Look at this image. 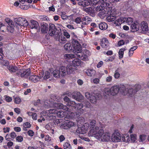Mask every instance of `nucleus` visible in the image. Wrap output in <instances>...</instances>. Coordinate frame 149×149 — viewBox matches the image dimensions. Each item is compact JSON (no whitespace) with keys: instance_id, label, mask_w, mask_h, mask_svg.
I'll return each instance as SVG.
<instances>
[{"instance_id":"nucleus-31","label":"nucleus","mask_w":149,"mask_h":149,"mask_svg":"<svg viewBox=\"0 0 149 149\" xmlns=\"http://www.w3.org/2000/svg\"><path fill=\"white\" fill-rule=\"evenodd\" d=\"M79 134H83L86 133V130L83 127H78L76 131Z\"/></svg>"},{"instance_id":"nucleus-2","label":"nucleus","mask_w":149,"mask_h":149,"mask_svg":"<svg viewBox=\"0 0 149 149\" xmlns=\"http://www.w3.org/2000/svg\"><path fill=\"white\" fill-rule=\"evenodd\" d=\"M83 106V104L81 103H78L76 104L75 103V104L69 107V112H71V113H72V112L71 111L74 110V109L80 111L79 112H76V113L77 117H78L80 116L81 114L84 111V110L83 109H82Z\"/></svg>"},{"instance_id":"nucleus-26","label":"nucleus","mask_w":149,"mask_h":149,"mask_svg":"<svg viewBox=\"0 0 149 149\" xmlns=\"http://www.w3.org/2000/svg\"><path fill=\"white\" fill-rule=\"evenodd\" d=\"M86 74L88 76L92 77L95 75L96 71L93 69H88L85 71Z\"/></svg>"},{"instance_id":"nucleus-20","label":"nucleus","mask_w":149,"mask_h":149,"mask_svg":"<svg viewBox=\"0 0 149 149\" xmlns=\"http://www.w3.org/2000/svg\"><path fill=\"white\" fill-rule=\"evenodd\" d=\"M82 96L80 92H74L73 93L72 97L73 98L79 101L82 99Z\"/></svg>"},{"instance_id":"nucleus-27","label":"nucleus","mask_w":149,"mask_h":149,"mask_svg":"<svg viewBox=\"0 0 149 149\" xmlns=\"http://www.w3.org/2000/svg\"><path fill=\"white\" fill-rule=\"evenodd\" d=\"M64 100L67 102L68 103L67 104V107H69V106L73 105L75 104V102L73 101H70V99L67 96L63 98Z\"/></svg>"},{"instance_id":"nucleus-46","label":"nucleus","mask_w":149,"mask_h":149,"mask_svg":"<svg viewBox=\"0 0 149 149\" xmlns=\"http://www.w3.org/2000/svg\"><path fill=\"white\" fill-rule=\"evenodd\" d=\"M82 20L83 21H85L88 23H89L90 22L92 21L91 18L88 16H86L82 18Z\"/></svg>"},{"instance_id":"nucleus-61","label":"nucleus","mask_w":149,"mask_h":149,"mask_svg":"<svg viewBox=\"0 0 149 149\" xmlns=\"http://www.w3.org/2000/svg\"><path fill=\"white\" fill-rule=\"evenodd\" d=\"M10 128L9 127H3V132L4 133L9 132L10 131Z\"/></svg>"},{"instance_id":"nucleus-50","label":"nucleus","mask_w":149,"mask_h":149,"mask_svg":"<svg viewBox=\"0 0 149 149\" xmlns=\"http://www.w3.org/2000/svg\"><path fill=\"white\" fill-rule=\"evenodd\" d=\"M9 134L10 135V136L11 137V138L12 140V141H13L14 139L17 137L16 134L14 132H12L10 134Z\"/></svg>"},{"instance_id":"nucleus-34","label":"nucleus","mask_w":149,"mask_h":149,"mask_svg":"<svg viewBox=\"0 0 149 149\" xmlns=\"http://www.w3.org/2000/svg\"><path fill=\"white\" fill-rule=\"evenodd\" d=\"M72 15H71L69 16H66L65 15V13H64L62 12L61 14V17L62 19L63 20H67L68 18H70L69 19H72L73 18Z\"/></svg>"},{"instance_id":"nucleus-33","label":"nucleus","mask_w":149,"mask_h":149,"mask_svg":"<svg viewBox=\"0 0 149 149\" xmlns=\"http://www.w3.org/2000/svg\"><path fill=\"white\" fill-rule=\"evenodd\" d=\"M95 0H84V7L88 6L91 4H94Z\"/></svg>"},{"instance_id":"nucleus-63","label":"nucleus","mask_w":149,"mask_h":149,"mask_svg":"<svg viewBox=\"0 0 149 149\" xmlns=\"http://www.w3.org/2000/svg\"><path fill=\"white\" fill-rule=\"evenodd\" d=\"M59 139L61 142L64 141L65 139L64 136L62 135H61L59 136Z\"/></svg>"},{"instance_id":"nucleus-10","label":"nucleus","mask_w":149,"mask_h":149,"mask_svg":"<svg viewBox=\"0 0 149 149\" xmlns=\"http://www.w3.org/2000/svg\"><path fill=\"white\" fill-rule=\"evenodd\" d=\"M74 125V123L71 121L67 120L61 125V127L64 129H68L73 126Z\"/></svg>"},{"instance_id":"nucleus-53","label":"nucleus","mask_w":149,"mask_h":149,"mask_svg":"<svg viewBox=\"0 0 149 149\" xmlns=\"http://www.w3.org/2000/svg\"><path fill=\"white\" fill-rule=\"evenodd\" d=\"M16 141L18 142H21L23 141V137L21 136H18L16 138Z\"/></svg>"},{"instance_id":"nucleus-39","label":"nucleus","mask_w":149,"mask_h":149,"mask_svg":"<svg viewBox=\"0 0 149 149\" xmlns=\"http://www.w3.org/2000/svg\"><path fill=\"white\" fill-rule=\"evenodd\" d=\"M53 76L56 78H59L60 77V71L58 70H55L53 72Z\"/></svg>"},{"instance_id":"nucleus-8","label":"nucleus","mask_w":149,"mask_h":149,"mask_svg":"<svg viewBox=\"0 0 149 149\" xmlns=\"http://www.w3.org/2000/svg\"><path fill=\"white\" fill-rule=\"evenodd\" d=\"M15 22L18 25L21 26H26L29 25L28 21L23 18L19 17L15 18Z\"/></svg>"},{"instance_id":"nucleus-7","label":"nucleus","mask_w":149,"mask_h":149,"mask_svg":"<svg viewBox=\"0 0 149 149\" xmlns=\"http://www.w3.org/2000/svg\"><path fill=\"white\" fill-rule=\"evenodd\" d=\"M44 75V73L42 72H41V74H39V75L34 74L29 76V79L30 81L36 83L40 81L43 77Z\"/></svg>"},{"instance_id":"nucleus-59","label":"nucleus","mask_w":149,"mask_h":149,"mask_svg":"<svg viewBox=\"0 0 149 149\" xmlns=\"http://www.w3.org/2000/svg\"><path fill=\"white\" fill-rule=\"evenodd\" d=\"M63 35L66 37L67 39H69L70 38V35L69 34L67 31H63Z\"/></svg>"},{"instance_id":"nucleus-54","label":"nucleus","mask_w":149,"mask_h":149,"mask_svg":"<svg viewBox=\"0 0 149 149\" xmlns=\"http://www.w3.org/2000/svg\"><path fill=\"white\" fill-rule=\"evenodd\" d=\"M5 100L7 102H10L12 101V97L9 96H5Z\"/></svg>"},{"instance_id":"nucleus-45","label":"nucleus","mask_w":149,"mask_h":149,"mask_svg":"<svg viewBox=\"0 0 149 149\" xmlns=\"http://www.w3.org/2000/svg\"><path fill=\"white\" fill-rule=\"evenodd\" d=\"M63 147L64 149H71V146L70 144L67 142L64 143L63 145Z\"/></svg>"},{"instance_id":"nucleus-18","label":"nucleus","mask_w":149,"mask_h":149,"mask_svg":"<svg viewBox=\"0 0 149 149\" xmlns=\"http://www.w3.org/2000/svg\"><path fill=\"white\" fill-rule=\"evenodd\" d=\"M141 30L143 32H147L148 31V23L144 21L142 22L140 25Z\"/></svg>"},{"instance_id":"nucleus-3","label":"nucleus","mask_w":149,"mask_h":149,"mask_svg":"<svg viewBox=\"0 0 149 149\" xmlns=\"http://www.w3.org/2000/svg\"><path fill=\"white\" fill-rule=\"evenodd\" d=\"M115 13L113 11V10H112L111 8L108 7L102 10L101 12L98 13V15L101 19H103L109 15L115 14Z\"/></svg>"},{"instance_id":"nucleus-35","label":"nucleus","mask_w":149,"mask_h":149,"mask_svg":"<svg viewBox=\"0 0 149 149\" xmlns=\"http://www.w3.org/2000/svg\"><path fill=\"white\" fill-rule=\"evenodd\" d=\"M104 133L103 130L100 129L98 132L97 131L95 136L98 138H100L102 137Z\"/></svg>"},{"instance_id":"nucleus-51","label":"nucleus","mask_w":149,"mask_h":149,"mask_svg":"<svg viewBox=\"0 0 149 149\" xmlns=\"http://www.w3.org/2000/svg\"><path fill=\"white\" fill-rule=\"evenodd\" d=\"M89 100L92 103H96L97 99H96V97L94 96H92L90 98Z\"/></svg>"},{"instance_id":"nucleus-13","label":"nucleus","mask_w":149,"mask_h":149,"mask_svg":"<svg viewBox=\"0 0 149 149\" xmlns=\"http://www.w3.org/2000/svg\"><path fill=\"white\" fill-rule=\"evenodd\" d=\"M140 24L137 22H133L130 25V28L132 32H135L139 29Z\"/></svg>"},{"instance_id":"nucleus-43","label":"nucleus","mask_w":149,"mask_h":149,"mask_svg":"<svg viewBox=\"0 0 149 149\" xmlns=\"http://www.w3.org/2000/svg\"><path fill=\"white\" fill-rule=\"evenodd\" d=\"M137 48V47L136 46H134L132 47L129 50V54L130 56L132 55L134 52V51Z\"/></svg>"},{"instance_id":"nucleus-52","label":"nucleus","mask_w":149,"mask_h":149,"mask_svg":"<svg viewBox=\"0 0 149 149\" xmlns=\"http://www.w3.org/2000/svg\"><path fill=\"white\" fill-rule=\"evenodd\" d=\"M33 0H19V1L22 4H24L25 2L31 3L32 2Z\"/></svg>"},{"instance_id":"nucleus-49","label":"nucleus","mask_w":149,"mask_h":149,"mask_svg":"<svg viewBox=\"0 0 149 149\" xmlns=\"http://www.w3.org/2000/svg\"><path fill=\"white\" fill-rule=\"evenodd\" d=\"M21 102V100L20 98L18 97H17L14 99V102L16 104L20 103Z\"/></svg>"},{"instance_id":"nucleus-38","label":"nucleus","mask_w":149,"mask_h":149,"mask_svg":"<svg viewBox=\"0 0 149 149\" xmlns=\"http://www.w3.org/2000/svg\"><path fill=\"white\" fill-rule=\"evenodd\" d=\"M77 67L79 66L81 64V60L78 58H75L72 61V63Z\"/></svg>"},{"instance_id":"nucleus-32","label":"nucleus","mask_w":149,"mask_h":149,"mask_svg":"<svg viewBox=\"0 0 149 149\" xmlns=\"http://www.w3.org/2000/svg\"><path fill=\"white\" fill-rule=\"evenodd\" d=\"M99 28L101 30H105L108 27V25L107 23L104 22H101L99 25Z\"/></svg>"},{"instance_id":"nucleus-37","label":"nucleus","mask_w":149,"mask_h":149,"mask_svg":"<svg viewBox=\"0 0 149 149\" xmlns=\"http://www.w3.org/2000/svg\"><path fill=\"white\" fill-rule=\"evenodd\" d=\"M112 15V14L109 15L107 17V20L108 22H112L114 21L116 19V17Z\"/></svg>"},{"instance_id":"nucleus-4","label":"nucleus","mask_w":149,"mask_h":149,"mask_svg":"<svg viewBox=\"0 0 149 149\" xmlns=\"http://www.w3.org/2000/svg\"><path fill=\"white\" fill-rule=\"evenodd\" d=\"M59 33L58 32V31L57 30L54 24H50L49 34L50 36L53 37L55 39L58 36V35Z\"/></svg>"},{"instance_id":"nucleus-1","label":"nucleus","mask_w":149,"mask_h":149,"mask_svg":"<svg viewBox=\"0 0 149 149\" xmlns=\"http://www.w3.org/2000/svg\"><path fill=\"white\" fill-rule=\"evenodd\" d=\"M125 88V86L123 84L120 85H116L112 86L110 89H107V91L109 92L111 95L114 96L116 95L120 91L123 94V91Z\"/></svg>"},{"instance_id":"nucleus-19","label":"nucleus","mask_w":149,"mask_h":149,"mask_svg":"<svg viewBox=\"0 0 149 149\" xmlns=\"http://www.w3.org/2000/svg\"><path fill=\"white\" fill-rule=\"evenodd\" d=\"M29 25L30 28L32 29H35L37 30H39L40 29V26L38 23L35 20H31Z\"/></svg>"},{"instance_id":"nucleus-40","label":"nucleus","mask_w":149,"mask_h":149,"mask_svg":"<svg viewBox=\"0 0 149 149\" xmlns=\"http://www.w3.org/2000/svg\"><path fill=\"white\" fill-rule=\"evenodd\" d=\"M0 64L2 66L8 67L9 65V63L7 60L3 59L0 60Z\"/></svg>"},{"instance_id":"nucleus-24","label":"nucleus","mask_w":149,"mask_h":149,"mask_svg":"<svg viewBox=\"0 0 149 149\" xmlns=\"http://www.w3.org/2000/svg\"><path fill=\"white\" fill-rule=\"evenodd\" d=\"M125 22V17H120L115 21L114 24L116 25V26H118Z\"/></svg>"},{"instance_id":"nucleus-58","label":"nucleus","mask_w":149,"mask_h":149,"mask_svg":"<svg viewBox=\"0 0 149 149\" xmlns=\"http://www.w3.org/2000/svg\"><path fill=\"white\" fill-rule=\"evenodd\" d=\"M23 127H26L30 128L31 127V125L30 123L28 122H26L24 123L23 124Z\"/></svg>"},{"instance_id":"nucleus-22","label":"nucleus","mask_w":149,"mask_h":149,"mask_svg":"<svg viewBox=\"0 0 149 149\" xmlns=\"http://www.w3.org/2000/svg\"><path fill=\"white\" fill-rule=\"evenodd\" d=\"M41 32L43 33H47L48 30V25L46 23H43L40 27Z\"/></svg>"},{"instance_id":"nucleus-30","label":"nucleus","mask_w":149,"mask_h":149,"mask_svg":"<svg viewBox=\"0 0 149 149\" xmlns=\"http://www.w3.org/2000/svg\"><path fill=\"white\" fill-rule=\"evenodd\" d=\"M7 68L11 72H15L18 69V68L16 66L8 65L7 67Z\"/></svg>"},{"instance_id":"nucleus-12","label":"nucleus","mask_w":149,"mask_h":149,"mask_svg":"<svg viewBox=\"0 0 149 149\" xmlns=\"http://www.w3.org/2000/svg\"><path fill=\"white\" fill-rule=\"evenodd\" d=\"M55 108L58 109H63V110L69 112V107L64 106L61 103H56L54 104Z\"/></svg>"},{"instance_id":"nucleus-29","label":"nucleus","mask_w":149,"mask_h":149,"mask_svg":"<svg viewBox=\"0 0 149 149\" xmlns=\"http://www.w3.org/2000/svg\"><path fill=\"white\" fill-rule=\"evenodd\" d=\"M101 3V6L103 7L108 8L109 6V3L106 1V0H99L97 2V4Z\"/></svg>"},{"instance_id":"nucleus-5","label":"nucleus","mask_w":149,"mask_h":149,"mask_svg":"<svg viewBox=\"0 0 149 149\" xmlns=\"http://www.w3.org/2000/svg\"><path fill=\"white\" fill-rule=\"evenodd\" d=\"M72 47L74 51V53H79L81 52L82 47L78 41L73 39L72 41Z\"/></svg>"},{"instance_id":"nucleus-23","label":"nucleus","mask_w":149,"mask_h":149,"mask_svg":"<svg viewBox=\"0 0 149 149\" xmlns=\"http://www.w3.org/2000/svg\"><path fill=\"white\" fill-rule=\"evenodd\" d=\"M60 73L62 76H64L67 74V67L62 66L60 67L59 70Z\"/></svg>"},{"instance_id":"nucleus-6","label":"nucleus","mask_w":149,"mask_h":149,"mask_svg":"<svg viewBox=\"0 0 149 149\" xmlns=\"http://www.w3.org/2000/svg\"><path fill=\"white\" fill-rule=\"evenodd\" d=\"M72 47L74 51V53H79L81 52L82 47L78 41L73 39L72 41Z\"/></svg>"},{"instance_id":"nucleus-16","label":"nucleus","mask_w":149,"mask_h":149,"mask_svg":"<svg viewBox=\"0 0 149 149\" xmlns=\"http://www.w3.org/2000/svg\"><path fill=\"white\" fill-rule=\"evenodd\" d=\"M58 36L55 39L56 41H58L59 43L62 44L65 43L66 42L67 40L66 38L64 37L61 33H60Z\"/></svg>"},{"instance_id":"nucleus-14","label":"nucleus","mask_w":149,"mask_h":149,"mask_svg":"<svg viewBox=\"0 0 149 149\" xmlns=\"http://www.w3.org/2000/svg\"><path fill=\"white\" fill-rule=\"evenodd\" d=\"M67 74H70L74 71L77 69V67L73 64H71L68 65L67 66Z\"/></svg>"},{"instance_id":"nucleus-47","label":"nucleus","mask_w":149,"mask_h":149,"mask_svg":"<svg viewBox=\"0 0 149 149\" xmlns=\"http://www.w3.org/2000/svg\"><path fill=\"white\" fill-rule=\"evenodd\" d=\"M50 77V73L48 71H46L45 73V75L44 77V79H49Z\"/></svg>"},{"instance_id":"nucleus-56","label":"nucleus","mask_w":149,"mask_h":149,"mask_svg":"<svg viewBox=\"0 0 149 149\" xmlns=\"http://www.w3.org/2000/svg\"><path fill=\"white\" fill-rule=\"evenodd\" d=\"M125 50L124 48H123L121 49L118 52V54L120 56H123L124 54V51Z\"/></svg>"},{"instance_id":"nucleus-17","label":"nucleus","mask_w":149,"mask_h":149,"mask_svg":"<svg viewBox=\"0 0 149 149\" xmlns=\"http://www.w3.org/2000/svg\"><path fill=\"white\" fill-rule=\"evenodd\" d=\"M57 110L54 109H50L46 111H43V115L44 116H48L51 117L52 116L50 114H52L56 113H57Z\"/></svg>"},{"instance_id":"nucleus-62","label":"nucleus","mask_w":149,"mask_h":149,"mask_svg":"<svg viewBox=\"0 0 149 149\" xmlns=\"http://www.w3.org/2000/svg\"><path fill=\"white\" fill-rule=\"evenodd\" d=\"M6 22H8V21H9V23L8 24V25L11 27H12L13 25V22L11 20L9 19H6Z\"/></svg>"},{"instance_id":"nucleus-42","label":"nucleus","mask_w":149,"mask_h":149,"mask_svg":"<svg viewBox=\"0 0 149 149\" xmlns=\"http://www.w3.org/2000/svg\"><path fill=\"white\" fill-rule=\"evenodd\" d=\"M125 22L127 23V24L129 25H131V24L133 23V19L131 17H128V18H126Z\"/></svg>"},{"instance_id":"nucleus-9","label":"nucleus","mask_w":149,"mask_h":149,"mask_svg":"<svg viewBox=\"0 0 149 149\" xmlns=\"http://www.w3.org/2000/svg\"><path fill=\"white\" fill-rule=\"evenodd\" d=\"M31 73V69L28 68L26 70H20L17 73L18 76L21 77L27 78L29 76Z\"/></svg>"},{"instance_id":"nucleus-60","label":"nucleus","mask_w":149,"mask_h":149,"mask_svg":"<svg viewBox=\"0 0 149 149\" xmlns=\"http://www.w3.org/2000/svg\"><path fill=\"white\" fill-rule=\"evenodd\" d=\"M10 135L9 134H6L5 136V139L7 141H12V139L10 137Z\"/></svg>"},{"instance_id":"nucleus-36","label":"nucleus","mask_w":149,"mask_h":149,"mask_svg":"<svg viewBox=\"0 0 149 149\" xmlns=\"http://www.w3.org/2000/svg\"><path fill=\"white\" fill-rule=\"evenodd\" d=\"M67 111H66L65 112ZM65 111H62L61 110L58 111L57 112V116L59 118H63L66 115V113Z\"/></svg>"},{"instance_id":"nucleus-21","label":"nucleus","mask_w":149,"mask_h":149,"mask_svg":"<svg viewBox=\"0 0 149 149\" xmlns=\"http://www.w3.org/2000/svg\"><path fill=\"white\" fill-rule=\"evenodd\" d=\"M109 45V41L107 38H104L101 39L100 45L103 48H106Z\"/></svg>"},{"instance_id":"nucleus-44","label":"nucleus","mask_w":149,"mask_h":149,"mask_svg":"<svg viewBox=\"0 0 149 149\" xmlns=\"http://www.w3.org/2000/svg\"><path fill=\"white\" fill-rule=\"evenodd\" d=\"M95 124L96 121L95 120H91L90 122V125H89L90 129L94 128L95 126Z\"/></svg>"},{"instance_id":"nucleus-48","label":"nucleus","mask_w":149,"mask_h":149,"mask_svg":"<svg viewBox=\"0 0 149 149\" xmlns=\"http://www.w3.org/2000/svg\"><path fill=\"white\" fill-rule=\"evenodd\" d=\"M114 76V77L116 79H118L120 77V74L118 72V68L115 71Z\"/></svg>"},{"instance_id":"nucleus-11","label":"nucleus","mask_w":149,"mask_h":149,"mask_svg":"<svg viewBox=\"0 0 149 149\" xmlns=\"http://www.w3.org/2000/svg\"><path fill=\"white\" fill-rule=\"evenodd\" d=\"M111 139L113 142H120L121 140L120 134L119 132H116L112 134Z\"/></svg>"},{"instance_id":"nucleus-57","label":"nucleus","mask_w":149,"mask_h":149,"mask_svg":"<svg viewBox=\"0 0 149 149\" xmlns=\"http://www.w3.org/2000/svg\"><path fill=\"white\" fill-rule=\"evenodd\" d=\"M72 94L73 93H72L71 92L69 91H66L63 93L64 95H68V96L70 97H72Z\"/></svg>"},{"instance_id":"nucleus-15","label":"nucleus","mask_w":149,"mask_h":149,"mask_svg":"<svg viewBox=\"0 0 149 149\" xmlns=\"http://www.w3.org/2000/svg\"><path fill=\"white\" fill-rule=\"evenodd\" d=\"M124 90L123 91V94L124 95L129 94L130 96H132V95L135 94V92H134V90L131 88L128 89L126 88L125 86Z\"/></svg>"},{"instance_id":"nucleus-41","label":"nucleus","mask_w":149,"mask_h":149,"mask_svg":"<svg viewBox=\"0 0 149 149\" xmlns=\"http://www.w3.org/2000/svg\"><path fill=\"white\" fill-rule=\"evenodd\" d=\"M96 128V127H95V130L93 128L90 129V130L88 132V134L91 136H93L94 135H95L96 134L97 132Z\"/></svg>"},{"instance_id":"nucleus-28","label":"nucleus","mask_w":149,"mask_h":149,"mask_svg":"<svg viewBox=\"0 0 149 149\" xmlns=\"http://www.w3.org/2000/svg\"><path fill=\"white\" fill-rule=\"evenodd\" d=\"M111 138L110 134L109 132L104 133L102 137L103 140L106 142H108L109 141Z\"/></svg>"},{"instance_id":"nucleus-25","label":"nucleus","mask_w":149,"mask_h":149,"mask_svg":"<svg viewBox=\"0 0 149 149\" xmlns=\"http://www.w3.org/2000/svg\"><path fill=\"white\" fill-rule=\"evenodd\" d=\"M64 49L68 52H72L74 53V51L71 44L69 43H67L64 45Z\"/></svg>"},{"instance_id":"nucleus-64","label":"nucleus","mask_w":149,"mask_h":149,"mask_svg":"<svg viewBox=\"0 0 149 149\" xmlns=\"http://www.w3.org/2000/svg\"><path fill=\"white\" fill-rule=\"evenodd\" d=\"M146 136L145 135H141L140 136V139L142 141L145 140L146 139Z\"/></svg>"},{"instance_id":"nucleus-55","label":"nucleus","mask_w":149,"mask_h":149,"mask_svg":"<svg viewBox=\"0 0 149 149\" xmlns=\"http://www.w3.org/2000/svg\"><path fill=\"white\" fill-rule=\"evenodd\" d=\"M141 88V86L139 84L136 85L135 86V88L134 89V92H136L138 91Z\"/></svg>"}]
</instances>
